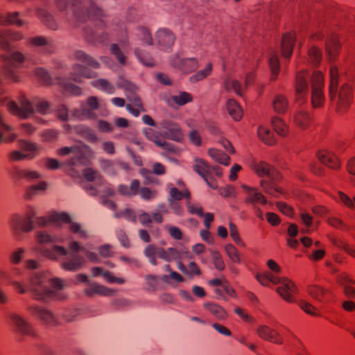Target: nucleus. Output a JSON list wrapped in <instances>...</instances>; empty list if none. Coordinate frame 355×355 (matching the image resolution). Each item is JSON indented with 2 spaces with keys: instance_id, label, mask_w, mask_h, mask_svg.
I'll return each instance as SVG.
<instances>
[{
  "instance_id": "nucleus-1",
  "label": "nucleus",
  "mask_w": 355,
  "mask_h": 355,
  "mask_svg": "<svg viewBox=\"0 0 355 355\" xmlns=\"http://www.w3.org/2000/svg\"><path fill=\"white\" fill-rule=\"evenodd\" d=\"M37 241L40 245L37 248L40 254L50 260L59 261L60 267L64 270L76 271L81 268L84 263V258L78 254V252L84 253L86 258L91 261H98V255L95 252L87 250L76 241L68 243L69 251L55 244L64 241V239L61 236H52L45 232H39L37 234Z\"/></svg>"
},
{
  "instance_id": "nucleus-2",
  "label": "nucleus",
  "mask_w": 355,
  "mask_h": 355,
  "mask_svg": "<svg viewBox=\"0 0 355 355\" xmlns=\"http://www.w3.org/2000/svg\"><path fill=\"white\" fill-rule=\"evenodd\" d=\"M24 274L21 268L14 266L10 270L8 281L19 294L30 292L35 300L46 302L50 300H64L67 295L59 290L64 288L63 280L60 278L47 279L41 273L33 274L28 280V285L19 280Z\"/></svg>"
},
{
  "instance_id": "nucleus-3",
  "label": "nucleus",
  "mask_w": 355,
  "mask_h": 355,
  "mask_svg": "<svg viewBox=\"0 0 355 355\" xmlns=\"http://www.w3.org/2000/svg\"><path fill=\"white\" fill-rule=\"evenodd\" d=\"M311 83V101L313 108L321 107L325 101L324 94V76L321 71H315L310 76L306 70L302 69L297 73L295 89L299 98L307 96L309 83Z\"/></svg>"
},
{
  "instance_id": "nucleus-4",
  "label": "nucleus",
  "mask_w": 355,
  "mask_h": 355,
  "mask_svg": "<svg viewBox=\"0 0 355 355\" xmlns=\"http://www.w3.org/2000/svg\"><path fill=\"white\" fill-rule=\"evenodd\" d=\"M330 83L329 85V98L331 103H335L336 112L339 114L345 113L353 99V88L349 83L343 84L338 93V69L336 65H331L329 71Z\"/></svg>"
},
{
  "instance_id": "nucleus-5",
  "label": "nucleus",
  "mask_w": 355,
  "mask_h": 355,
  "mask_svg": "<svg viewBox=\"0 0 355 355\" xmlns=\"http://www.w3.org/2000/svg\"><path fill=\"white\" fill-rule=\"evenodd\" d=\"M59 9L64 10L67 0H55ZM71 9L74 17L78 21H85L87 19L95 21L96 25L101 28L105 26L103 20V12L97 7L92 0H73Z\"/></svg>"
},
{
  "instance_id": "nucleus-6",
  "label": "nucleus",
  "mask_w": 355,
  "mask_h": 355,
  "mask_svg": "<svg viewBox=\"0 0 355 355\" xmlns=\"http://www.w3.org/2000/svg\"><path fill=\"white\" fill-rule=\"evenodd\" d=\"M252 168L259 177L268 178V180H262L260 182L261 187L266 193L275 197L283 193L282 189L276 184V182L279 181L282 176L272 166L261 160L254 161L252 164Z\"/></svg>"
},
{
  "instance_id": "nucleus-7",
  "label": "nucleus",
  "mask_w": 355,
  "mask_h": 355,
  "mask_svg": "<svg viewBox=\"0 0 355 355\" xmlns=\"http://www.w3.org/2000/svg\"><path fill=\"white\" fill-rule=\"evenodd\" d=\"M256 279L263 286H270V284L279 285L277 291L279 295L289 303L295 302V296L297 293V288L291 280L269 272L257 273Z\"/></svg>"
},
{
  "instance_id": "nucleus-8",
  "label": "nucleus",
  "mask_w": 355,
  "mask_h": 355,
  "mask_svg": "<svg viewBox=\"0 0 355 355\" xmlns=\"http://www.w3.org/2000/svg\"><path fill=\"white\" fill-rule=\"evenodd\" d=\"M19 105L12 101L6 103V109L12 114L18 116L20 119H28L35 112L40 114H46L49 110V104L46 101L41 100H34L30 101L25 97H21L19 100Z\"/></svg>"
},
{
  "instance_id": "nucleus-9",
  "label": "nucleus",
  "mask_w": 355,
  "mask_h": 355,
  "mask_svg": "<svg viewBox=\"0 0 355 355\" xmlns=\"http://www.w3.org/2000/svg\"><path fill=\"white\" fill-rule=\"evenodd\" d=\"M57 154L61 156L71 154V156L65 162L69 166L85 165L94 157V150L84 143L70 147H62L57 150Z\"/></svg>"
},
{
  "instance_id": "nucleus-10",
  "label": "nucleus",
  "mask_w": 355,
  "mask_h": 355,
  "mask_svg": "<svg viewBox=\"0 0 355 355\" xmlns=\"http://www.w3.org/2000/svg\"><path fill=\"white\" fill-rule=\"evenodd\" d=\"M38 223L44 226L50 223H55L56 225H60L61 223H67L69 232L73 234L76 238L80 239L89 238V233L85 227L78 223L71 221L70 216L64 212H53L47 218H40Z\"/></svg>"
},
{
  "instance_id": "nucleus-11",
  "label": "nucleus",
  "mask_w": 355,
  "mask_h": 355,
  "mask_svg": "<svg viewBox=\"0 0 355 355\" xmlns=\"http://www.w3.org/2000/svg\"><path fill=\"white\" fill-rule=\"evenodd\" d=\"M35 215L33 209L24 217L18 214H13L9 219V226L15 236L19 237L22 232H30L33 229V218Z\"/></svg>"
},
{
  "instance_id": "nucleus-12",
  "label": "nucleus",
  "mask_w": 355,
  "mask_h": 355,
  "mask_svg": "<svg viewBox=\"0 0 355 355\" xmlns=\"http://www.w3.org/2000/svg\"><path fill=\"white\" fill-rule=\"evenodd\" d=\"M24 55L18 51H13L10 53L6 60V64L3 71L6 76L13 81L18 80L17 69L24 61Z\"/></svg>"
},
{
  "instance_id": "nucleus-13",
  "label": "nucleus",
  "mask_w": 355,
  "mask_h": 355,
  "mask_svg": "<svg viewBox=\"0 0 355 355\" xmlns=\"http://www.w3.org/2000/svg\"><path fill=\"white\" fill-rule=\"evenodd\" d=\"M26 309L31 314L35 315L46 326L52 327L60 324L58 318L50 309L38 305L28 306Z\"/></svg>"
},
{
  "instance_id": "nucleus-14",
  "label": "nucleus",
  "mask_w": 355,
  "mask_h": 355,
  "mask_svg": "<svg viewBox=\"0 0 355 355\" xmlns=\"http://www.w3.org/2000/svg\"><path fill=\"white\" fill-rule=\"evenodd\" d=\"M83 175L85 180L88 182H94L96 186L95 188L91 186L89 191L90 195L95 196L101 192H105L108 196L114 195V191L112 188L106 187L105 191L101 189V186L103 184L104 180L96 171L91 168H86L83 171Z\"/></svg>"
},
{
  "instance_id": "nucleus-15",
  "label": "nucleus",
  "mask_w": 355,
  "mask_h": 355,
  "mask_svg": "<svg viewBox=\"0 0 355 355\" xmlns=\"http://www.w3.org/2000/svg\"><path fill=\"white\" fill-rule=\"evenodd\" d=\"M98 107V101L96 96H89L86 103H81L79 109H73L71 114L76 119L83 120L85 119H94L96 117L94 111Z\"/></svg>"
},
{
  "instance_id": "nucleus-16",
  "label": "nucleus",
  "mask_w": 355,
  "mask_h": 355,
  "mask_svg": "<svg viewBox=\"0 0 355 355\" xmlns=\"http://www.w3.org/2000/svg\"><path fill=\"white\" fill-rule=\"evenodd\" d=\"M169 63L184 73H190L199 67V60L196 58H182L178 54L171 56Z\"/></svg>"
},
{
  "instance_id": "nucleus-17",
  "label": "nucleus",
  "mask_w": 355,
  "mask_h": 355,
  "mask_svg": "<svg viewBox=\"0 0 355 355\" xmlns=\"http://www.w3.org/2000/svg\"><path fill=\"white\" fill-rule=\"evenodd\" d=\"M176 37L172 31L167 28H160L155 33L153 44L162 51H168L173 47Z\"/></svg>"
},
{
  "instance_id": "nucleus-18",
  "label": "nucleus",
  "mask_w": 355,
  "mask_h": 355,
  "mask_svg": "<svg viewBox=\"0 0 355 355\" xmlns=\"http://www.w3.org/2000/svg\"><path fill=\"white\" fill-rule=\"evenodd\" d=\"M9 324L14 330L23 335L35 336V331L32 325L21 315L11 312L8 315Z\"/></svg>"
},
{
  "instance_id": "nucleus-19",
  "label": "nucleus",
  "mask_w": 355,
  "mask_h": 355,
  "mask_svg": "<svg viewBox=\"0 0 355 355\" xmlns=\"http://www.w3.org/2000/svg\"><path fill=\"white\" fill-rule=\"evenodd\" d=\"M161 128L165 130L164 135L171 140L181 141L184 139L182 130L177 123L171 120H163L160 123Z\"/></svg>"
},
{
  "instance_id": "nucleus-20",
  "label": "nucleus",
  "mask_w": 355,
  "mask_h": 355,
  "mask_svg": "<svg viewBox=\"0 0 355 355\" xmlns=\"http://www.w3.org/2000/svg\"><path fill=\"white\" fill-rule=\"evenodd\" d=\"M118 85L130 93L127 94V97L130 101L132 102L135 107L140 108L142 112L145 111L141 99L135 94V92L137 89L135 85L123 78H120L118 81Z\"/></svg>"
},
{
  "instance_id": "nucleus-21",
  "label": "nucleus",
  "mask_w": 355,
  "mask_h": 355,
  "mask_svg": "<svg viewBox=\"0 0 355 355\" xmlns=\"http://www.w3.org/2000/svg\"><path fill=\"white\" fill-rule=\"evenodd\" d=\"M326 53L329 61H334L338 57L341 44L338 35L336 33H331L327 38L325 43Z\"/></svg>"
},
{
  "instance_id": "nucleus-22",
  "label": "nucleus",
  "mask_w": 355,
  "mask_h": 355,
  "mask_svg": "<svg viewBox=\"0 0 355 355\" xmlns=\"http://www.w3.org/2000/svg\"><path fill=\"white\" fill-rule=\"evenodd\" d=\"M257 334L262 339L271 343L281 345L284 340L282 336L275 330L266 325H261L257 329Z\"/></svg>"
},
{
  "instance_id": "nucleus-23",
  "label": "nucleus",
  "mask_w": 355,
  "mask_h": 355,
  "mask_svg": "<svg viewBox=\"0 0 355 355\" xmlns=\"http://www.w3.org/2000/svg\"><path fill=\"white\" fill-rule=\"evenodd\" d=\"M338 284L343 288L345 296L348 299L355 298V280L352 279L347 274L342 273L337 277Z\"/></svg>"
},
{
  "instance_id": "nucleus-24",
  "label": "nucleus",
  "mask_w": 355,
  "mask_h": 355,
  "mask_svg": "<svg viewBox=\"0 0 355 355\" xmlns=\"http://www.w3.org/2000/svg\"><path fill=\"white\" fill-rule=\"evenodd\" d=\"M241 188L246 193L245 202L252 205H265L267 200L265 196L255 187H250L246 184H242Z\"/></svg>"
},
{
  "instance_id": "nucleus-25",
  "label": "nucleus",
  "mask_w": 355,
  "mask_h": 355,
  "mask_svg": "<svg viewBox=\"0 0 355 355\" xmlns=\"http://www.w3.org/2000/svg\"><path fill=\"white\" fill-rule=\"evenodd\" d=\"M144 132L146 138L153 141L157 146L162 147L166 151L176 153V148L173 144L162 139L154 130L146 128Z\"/></svg>"
},
{
  "instance_id": "nucleus-26",
  "label": "nucleus",
  "mask_w": 355,
  "mask_h": 355,
  "mask_svg": "<svg viewBox=\"0 0 355 355\" xmlns=\"http://www.w3.org/2000/svg\"><path fill=\"white\" fill-rule=\"evenodd\" d=\"M16 138L17 135L14 132L13 127L4 121L0 113V144L11 142Z\"/></svg>"
},
{
  "instance_id": "nucleus-27",
  "label": "nucleus",
  "mask_w": 355,
  "mask_h": 355,
  "mask_svg": "<svg viewBox=\"0 0 355 355\" xmlns=\"http://www.w3.org/2000/svg\"><path fill=\"white\" fill-rule=\"evenodd\" d=\"M317 157L322 164L330 168L336 169L340 166V162L337 157L329 150H322L318 151Z\"/></svg>"
},
{
  "instance_id": "nucleus-28",
  "label": "nucleus",
  "mask_w": 355,
  "mask_h": 355,
  "mask_svg": "<svg viewBox=\"0 0 355 355\" xmlns=\"http://www.w3.org/2000/svg\"><path fill=\"white\" fill-rule=\"evenodd\" d=\"M97 76V73L86 67L75 64L72 68L71 78L75 82H81L83 78H93Z\"/></svg>"
},
{
  "instance_id": "nucleus-29",
  "label": "nucleus",
  "mask_w": 355,
  "mask_h": 355,
  "mask_svg": "<svg viewBox=\"0 0 355 355\" xmlns=\"http://www.w3.org/2000/svg\"><path fill=\"white\" fill-rule=\"evenodd\" d=\"M295 42V33H288L283 35L282 41V54L284 58H289L291 56Z\"/></svg>"
},
{
  "instance_id": "nucleus-30",
  "label": "nucleus",
  "mask_w": 355,
  "mask_h": 355,
  "mask_svg": "<svg viewBox=\"0 0 355 355\" xmlns=\"http://www.w3.org/2000/svg\"><path fill=\"white\" fill-rule=\"evenodd\" d=\"M92 273L94 277L101 276L107 283L123 284L125 282L124 279L117 277L107 270H105L101 267H94L92 268Z\"/></svg>"
},
{
  "instance_id": "nucleus-31",
  "label": "nucleus",
  "mask_w": 355,
  "mask_h": 355,
  "mask_svg": "<svg viewBox=\"0 0 355 355\" xmlns=\"http://www.w3.org/2000/svg\"><path fill=\"white\" fill-rule=\"evenodd\" d=\"M22 38L19 32H12L10 31L0 32V47L3 50L10 49V41H18Z\"/></svg>"
},
{
  "instance_id": "nucleus-32",
  "label": "nucleus",
  "mask_w": 355,
  "mask_h": 355,
  "mask_svg": "<svg viewBox=\"0 0 355 355\" xmlns=\"http://www.w3.org/2000/svg\"><path fill=\"white\" fill-rule=\"evenodd\" d=\"M273 110L279 114H284L287 111L289 103L288 100L283 94H276L272 101Z\"/></svg>"
},
{
  "instance_id": "nucleus-33",
  "label": "nucleus",
  "mask_w": 355,
  "mask_h": 355,
  "mask_svg": "<svg viewBox=\"0 0 355 355\" xmlns=\"http://www.w3.org/2000/svg\"><path fill=\"white\" fill-rule=\"evenodd\" d=\"M18 143L19 148L28 156V159H33L40 150V147L35 143L22 139Z\"/></svg>"
},
{
  "instance_id": "nucleus-34",
  "label": "nucleus",
  "mask_w": 355,
  "mask_h": 355,
  "mask_svg": "<svg viewBox=\"0 0 355 355\" xmlns=\"http://www.w3.org/2000/svg\"><path fill=\"white\" fill-rule=\"evenodd\" d=\"M307 292L311 297L319 302H325L329 295V291L316 285L309 286Z\"/></svg>"
},
{
  "instance_id": "nucleus-35",
  "label": "nucleus",
  "mask_w": 355,
  "mask_h": 355,
  "mask_svg": "<svg viewBox=\"0 0 355 355\" xmlns=\"http://www.w3.org/2000/svg\"><path fill=\"white\" fill-rule=\"evenodd\" d=\"M87 295L92 296L94 294H99L105 296H112L115 293V291L97 284H92L85 291Z\"/></svg>"
},
{
  "instance_id": "nucleus-36",
  "label": "nucleus",
  "mask_w": 355,
  "mask_h": 355,
  "mask_svg": "<svg viewBox=\"0 0 355 355\" xmlns=\"http://www.w3.org/2000/svg\"><path fill=\"white\" fill-rule=\"evenodd\" d=\"M257 134L259 138L266 144L267 145H274L276 144V137L275 134L269 130L268 128L260 125L258 128Z\"/></svg>"
},
{
  "instance_id": "nucleus-37",
  "label": "nucleus",
  "mask_w": 355,
  "mask_h": 355,
  "mask_svg": "<svg viewBox=\"0 0 355 355\" xmlns=\"http://www.w3.org/2000/svg\"><path fill=\"white\" fill-rule=\"evenodd\" d=\"M271 124L277 135L283 137L288 135V126L282 119L276 116H272L271 119Z\"/></svg>"
},
{
  "instance_id": "nucleus-38",
  "label": "nucleus",
  "mask_w": 355,
  "mask_h": 355,
  "mask_svg": "<svg viewBox=\"0 0 355 355\" xmlns=\"http://www.w3.org/2000/svg\"><path fill=\"white\" fill-rule=\"evenodd\" d=\"M140 183L138 180H133L131 182L130 187L121 184L118 187V191L123 196H133L138 194Z\"/></svg>"
},
{
  "instance_id": "nucleus-39",
  "label": "nucleus",
  "mask_w": 355,
  "mask_h": 355,
  "mask_svg": "<svg viewBox=\"0 0 355 355\" xmlns=\"http://www.w3.org/2000/svg\"><path fill=\"white\" fill-rule=\"evenodd\" d=\"M213 70V64L209 62L206 64L203 69L198 71L193 75L190 76L189 81L192 84H195L199 81H202L211 75Z\"/></svg>"
},
{
  "instance_id": "nucleus-40",
  "label": "nucleus",
  "mask_w": 355,
  "mask_h": 355,
  "mask_svg": "<svg viewBox=\"0 0 355 355\" xmlns=\"http://www.w3.org/2000/svg\"><path fill=\"white\" fill-rule=\"evenodd\" d=\"M134 53L139 62L144 66L153 67L155 64L153 58L148 52L139 48H135L134 49Z\"/></svg>"
},
{
  "instance_id": "nucleus-41",
  "label": "nucleus",
  "mask_w": 355,
  "mask_h": 355,
  "mask_svg": "<svg viewBox=\"0 0 355 355\" xmlns=\"http://www.w3.org/2000/svg\"><path fill=\"white\" fill-rule=\"evenodd\" d=\"M134 35L137 37L139 40H141L143 43H145L147 45L150 46L153 44V39L151 33L146 27H137L135 31Z\"/></svg>"
},
{
  "instance_id": "nucleus-42",
  "label": "nucleus",
  "mask_w": 355,
  "mask_h": 355,
  "mask_svg": "<svg viewBox=\"0 0 355 355\" xmlns=\"http://www.w3.org/2000/svg\"><path fill=\"white\" fill-rule=\"evenodd\" d=\"M204 308L208 310L218 320H224L227 318L226 311L220 305L215 303H205Z\"/></svg>"
},
{
  "instance_id": "nucleus-43",
  "label": "nucleus",
  "mask_w": 355,
  "mask_h": 355,
  "mask_svg": "<svg viewBox=\"0 0 355 355\" xmlns=\"http://www.w3.org/2000/svg\"><path fill=\"white\" fill-rule=\"evenodd\" d=\"M227 110L230 115L235 121H239L241 119L243 116V110L236 101L233 99H229L227 102Z\"/></svg>"
},
{
  "instance_id": "nucleus-44",
  "label": "nucleus",
  "mask_w": 355,
  "mask_h": 355,
  "mask_svg": "<svg viewBox=\"0 0 355 355\" xmlns=\"http://www.w3.org/2000/svg\"><path fill=\"white\" fill-rule=\"evenodd\" d=\"M193 170L202 178L211 174V166L202 159L196 158L193 165Z\"/></svg>"
},
{
  "instance_id": "nucleus-45",
  "label": "nucleus",
  "mask_w": 355,
  "mask_h": 355,
  "mask_svg": "<svg viewBox=\"0 0 355 355\" xmlns=\"http://www.w3.org/2000/svg\"><path fill=\"white\" fill-rule=\"evenodd\" d=\"M91 85L98 89H100L105 93L107 94H113L115 92V87L114 86L110 83L108 80L104 78H99L96 79L95 80H93L91 83Z\"/></svg>"
},
{
  "instance_id": "nucleus-46",
  "label": "nucleus",
  "mask_w": 355,
  "mask_h": 355,
  "mask_svg": "<svg viewBox=\"0 0 355 355\" xmlns=\"http://www.w3.org/2000/svg\"><path fill=\"white\" fill-rule=\"evenodd\" d=\"M73 56L75 59L83 62L87 66L94 69H98L100 67L99 63L91 56L87 55L82 51H76L74 52Z\"/></svg>"
},
{
  "instance_id": "nucleus-47",
  "label": "nucleus",
  "mask_w": 355,
  "mask_h": 355,
  "mask_svg": "<svg viewBox=\"0 0 355 355\" xmlns=\"http://www.w3.org/2000/svg\"><path fill=\"white\" fill-rule=\"evenodd\" d=\"M224 87L227 92L234 91L237 95L242 96L243 87L241 83L231 78H227L224 81Z\"/></svg>"
},
{
  "instance_id": "nucleus-48",
  "label": "nucleus",
  "mask_w": 355,
  "mask_h": 355,
  "mask_svg": "<svg viewBox=\"0 0 355 355\" xmlns=\"http://www.w3.org/2000/svg\"><path fill=\"white\" fill-rule=\"evenodd\" d=\"M209 156L220 164L227 166L230 164V157L223 152L216 148L209 150Z\"/></svg>"
},
{
  "instance_id": "nucleus-49",
  "label": "nucleus",
  "mask_w": 355,
  "mask_h": 355,
  "mask_svg": "<svg viewBox=\"0 0 355 355\" xmlns=\"http://www.w3.org/2000/svg\"><path fill=\"white\" fill-rule=\"evenodd\" d=\"M15 175L18 179H25L27 181H33L41 178L40 174L37 171L30 169L17 170Z\"/></svg>"
},
{
  "instance_id": "nucleus-50",
  "label": "nucleus",
  "mask_w": 355,
  "mask_h": 355,
  "mask_svg": "<svg viewBox=\"0 0 355 355\" xmlns=\"http://www.w3.org/2000/svg\"><path fill=\"white\" fill-rule=\"evenodd\" d=\"M293 121L297 127L305 129L310 123V117L307 112L299 111L294 115Z\"/></svg>"
},
{
  "instance_id": "nucleus-51",
  "label": "nucleus",
  "mask_w": 355,
  "mask_h": 355,
  "mask_svg": "<svg viewBox=\"0 0 355 355\" xmlns=\"http://www.w3.org/2000/svg\"><path fill=\"white\" fill-rule=\"evenodd\" d=\"M269 67L271 71V79L275 80L277 79L279 70V62L276 52H272L268 60Z\"/></svg>"
},
{
  "instance_id": "nucleus-52",
  "label": "nucleus",
  "mask_w": 355,
  "mask_h": 355,
  "mask_svg": "<svg viewBox=\"0 0 355 355\" xmlns=\"http://www.w3.org/2000/svg\"><path fill=\"white\" fill-rule=\"evenodd\" d=\"M0 24H15L20 26L23 24V22L18 18V13L13 12L8 14L6 16H3V15L0 14Z\"/></svg>"
},
{
  "instance_id": "nucleus-53",
  "label": "nucleus",
  "mask_w": 355,
  "mask_h": 355,
  "mask_svg": "<svg viewBox=\"0 0 355 355\" xmlns=\"http://www.w3.org/2000/svg\"><path fill=\"white\" fill-rule=\"evenodd\" d=\"M172 101L177 105L182 106L187 103L193 101V97L191 94L186 92H180L176 95L171 96Z\"/></svg>"
},
{
  "instance_id": "nucleus-54",
  "label": "nucleus",
  "mask_w": 355,
  "mask_h": 355,
  "mask_svg": "<svg viewBox=\"0 0 355 355\" xmlns=\"http://www.w3.org/2000/svg\"><path fill=\"white\" fill-rule=\"evenodd\" d=\"M110 51L111 54L115 57L120 64H126L127 57L122 52L118 44L114 43L112 44L110 47Z\"/></svg>"
},
{
  "instance_id": "nucleus-55",
  "label": "nucleus",
  "mask_w": 355,
  "mask_h": 355,
  "mask_svg": "<svg viewBox=\"0 0 355 355\" xmlns=\"http://www.w3.org/2000/svg\"><path fill=\"white\" fill-rule=\"evenodd\" d=\"M230 234L234 243L239 247H245V242L242 240L239 235V232L236 225L232 222L229 223Z\"/></svg>"
},
{
  "instance_id": "nucleus-56",
  "label": "nucleus",
  "mask_w": 355,
  "mask_h": 355,
  "mask_svg": "<svg viewBox=\"0 0 355 355\" xmlns=\"http://www.w3.org/2000/svg\"><path fill=\"white\" fill-rule=\"evenodd\" d=\"M170 197L168 200H173L174 201L180 200L183 198L189 200L191 194L189 191L187 189L180 191L177 188L173 187L170 189Z\"/></svg>"
},
{
  "instance_id": "nucleus-57",
  "label": "nucleus",
  "mask_w": 355,
  "mask_h": 355,
  "mask_svg": "<svg viewBox=\"0 0 355 355\" xmlns=\"http://www.w3.org/2000/svg\"><path fill=\"white\" fill-rule=\"evenodd\" d=\"M114 216L116 218H124L125 219L133 223H135L137 220L136 212L133 209L129 208L115 211Z\"/></svg>"
},
{
  "instance_id": "nucleus-58",
  "label": "nucleus",
  "mask_w": 355,
  "mask_h": 355,
  "mask_svg": "<svg viewBox=\"0 0 355 355\" xmlns=\"http://www.w3.org/2000/svg\"><path fill=\"white\" fill-rule=\"evenodd\" d=\"M37 15L42 19L43 22H44L49 28L51 29L56 28V24L52 16L48 12V11L44 9H39L37 11Z\"/></svg>"
},
{
  "instance_id": "nucleus-59",
  "label": "nucleus",
  "mask_w": 355,
  "mask_h": 355,
  "mask_svg": "<svg viewBox=\"0 0 355 355\" xmlns=\"http://www.w3.org/2000/svg\"><path fill=\"white\" fill-rule=\"evenodd\" d=\"M85 31L89 40L104 42L107 40V34L103 33L101 30L96 29L95 31H92L89 34L87 33V31Z\"/></svg>"
},
{
  "instance_id": "nucleus-60",
  "label": "nucleus",
  "mask_w": 355,
  "mask_h": 355,
  "mask_svg": "<svg viewBox=\"0 0 355 355\" xmlns=\"http://www.w3.org/2000/svg\"><path fill=\"white\" fill-rule=\"evenodd\" d=\"M225 250L230 259L236 263H240L241 261L240 254L238 250L232 245L227 244L225 247Z\"/></svg>"
},
{
  "instance_id": "nucleus-61",
  "label": "nucleus",
  "mask_w": 355,
  "mask_h": 355,
  "mask_svg": "<svg viewBox=\"0 0 355 355\" xmlns=\"http://www.w3.org/2000/svg\"><path fill=\"white\" fill-rule=\"evenodd\" d=\"M26 250L23 248H18L12 251L9 255V261L12 264L17 265L21 262L24 257Z\"/></svg>"
},
{
  "instance_id": "nucleus-62",
  "label": "nucleus",
  "mask_w": 355,
  "mask_h": 355,
  "mask_svg": "<svg viewBox=\"0 0 355 355\" xmlns=\"http://www.w3.org/2000/svg\"><path fill=\"white\" fill-rule=\"evenodd\" d=\"M58 131L53 129L45 130L40 133L42 141L44 142L55 141L58 137Z\"/></svg>"
},
{
  "instance_id": "nucleus-63",
  "label": "nucleus",
  "mask_w": 355,
  "mask_h": 355,
  "mask_svg": "<svg viewBox=\"0 0 355 355\" xmlns=\"http://www.w3.org/2000/svg\"><path fill=\"white\" fill-rule=\"evenodd\" d=\"M335 198L337 201L345 205L349 209H353L354 207L355 196L353 198L352 200L345 193L339 191L337 193V196L335 197Z\"/></svg>"
},
{
  "instance_id": "nucleus-64",
  "label": "nucleus",
  "mask_w": 355,
  "mask_h": 355,
  "mask_svg": "<svg viewBox=\"0 0 355 355\" xmlns=\"http://www.w3.org/2000/svg\"><path fill=\"white\" fill-rule=\"evenodd\" d=\"M322 59V53L316 46H312L309 51V60L313 64H318Z\"/></svg>"
}]
</instances>
